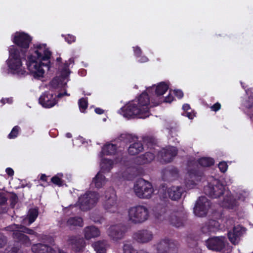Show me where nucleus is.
Masks as SVG:
<instances>
[{"label":"nucleus","instance_id":"nucleus-63","mask_svg":"<svg viewBox=\"0 0 253 253\" xmlns=\"http://www.w3.org/2000/svg\"><path fill=\"white\" fill-rule=\"evenodd\" d=\"M46 178H47V176H46V175L44 174H42L40 179L42 181H46Z\"/></svg>","mask_w":253,"mask_h":253},{"label":"nucleus","instance_id":"nucleus-9","mask_svg":"<svg viewBox=\"0 0 253 253\" xmlns=\"http://www.w3.org/2000/svg\"><path fill=\"white\" fill-rule=\"evenodd\" d=\"M68 62L69 63H65L64 67L61 71L60 76L55 77L50 82V86L53 89L64 87L66 85L67 82H65V80L68 77L70 73L69 70V64H74V58L69 59Z\"/></svg>","mask_w":253,"mask_h":253},{"label":"nucleus","instance_id":"nucleus-22","mask_svg":"<svg viewBox=\"0 0 253 253\" xmlns=\"http://www.w3.org/2000/svg\"><path fill=\"white\" fill-rule=\"evenodd\" d=\"M67 242L68 244L77 252L82 250L85 245L84 240L79 236H70Z\"/></svg>","mask_w":253,"mask_h":253},{"label":"nucleus","instance_id":"nucleus-56","mask_svg":"<svg viewBox=\"0 0 253 253\" xmlns=\"http://www.w3.org/2000/svg\"><path fill=\"white\" fill-rule=\"evenodd\" d=\"M173 96L170 94L167 96L164 100V102L170 103L173 100Z\"/></svg>","mask_w":253,"mask_h":253},{"label":"nucleus","instance_id":"nucleus-54","mask_svg":"<svg viewBox=\"0 0 253 253\" xmlns=\"http://www.w3.org/2000/svg\"><path fill=\"white\" fill-rule=\"evenodd\" d=\"M91 219L92 221H93L95 223H101L103 220V218L102 217H99L97 218H94L93 216H91Z\"/></svg>","mask_w":253,"mask_h":253},{"label":"nucleus","instance_id":"nucleus-49","mask_svg":"<svg viewBox=\"0 0 253 253\" xmlns=\"http://www.w3.org/2000/svg\"><path fill=\"white\" fill-rule=\"evenodd\" d=\"M183 116L188 117L189 119H193L195 116V113L192 112H186L182 114Z\"/></svg>","mask_w":253,"mask_h":253},{"label":"nucleus","instance_id":"nucleus-36","mask_svg":"<svg viewBox=\"0 0 253 253\" xmlns=\"http://www.w3.org/2000/svg\"><path fill=\"white\" fill-rule=\"evenodd\" d=\"M244 105L245 107V113L253 122V98L249 97Z\"/></svg>","mask_w":253,"mask_h":253},{"label":"nucleus","instance_id":"nucleus-40","mask_svg":"<svg viewBox=\"0 0 253 253\" xmlns=\"http://www.w3.org/2000/svg\"><path fill=\"white\" fill-rule=\"evenodd\" d=\"M20 131V127L16 126L13 127L11 132L8 135L9 139H14L17 137L19 131Z\"/></svg>","mask_w":253,"mask_h":253},{"label":"nucleus","instance_id":"nucleus-45","mask_svg":"<svg viewBox=\"0 0 253 253\" xmlns=\"http://www.w3.org/2000/svg\"><path fill=\"white\" fill-rule=\"evenodd\" d=\"M131 138V137L130 134L123 133L121 134L119 139L121 141H124L125 143H127Z\"/></svg>","mask_w":253,"mask_h":253},{"label":"nucleus","instance_id":"nucleus-15","mask_svg":"<svg viewBox=\"0 0 253 253\" xmlns=\"http://www.w3.org/2000/svg\"><path fill=\"white\" fill-rule=\"evenodd\" d=\"M13 42L21 49H18L19 51L22 50L26 53V50L29 48L32 38L27 34L24 32H16L12 39Z\"/></svg>","mask_w":253,"mask_h":253},{"label":"nucleus","instance_id":"nucleus-34","mask_svg":"<svg viewBox=\"0 0 253 253\" xmlns=\"http://www.w3.org/2000/svg\"><path fill=\"white\" fill-rule=\"evenodd\" d=\"M13 233V237L17 239L19 241L21 242L22 244L25 245L27 246H28L31 245V243L30 240L28 238V237L24 234H23L20 231H12Z\"/></svg>","mask_w":253,"mask_h":253},{"label":"nucleus","instance_id":"nucleus-38","mask_svg":"<svg viewBox=\"0 0 253 253\" xmlns=\"http://www.w3.org/2000/svg\"><path fill=\"white\" fill-rule=\"evenodd\" d=\"M117 146L115 144L107 143L102 148V152L108 155H114L117 151Z\"/></svg>","mask_w":253,"mask_h":253},{"label":"nucleus","instance_id":"nucleus-7","mask_svg":"<svg viewBox=\"0 0 253 253\" xmlns=\"http://www.w3.org/2000/svg\"><path fill=\"white\" fill-rule=\"evenodd\" d=\"M43 62L40 61L35 58L34 55H30L28 57L26 62L27 69L30 73L36 79H39L43 77L44 70L42 65Z\"/></svg>","mask_w":253,"mask_h":253},{"label":"nucleus","instance_id":"nucleus-64","mask_svg":"<svg viewBox=\"0 0 253 253\" xmlns=\"http://www.w3.org/2000/svg\"><path fill=\"white\" fill-rule=\"evenodd\" d=\"M18 249L16 247H14L11 249V253H16L18 251Z\"/></svg>","mask_w":253,"mask_h":253},{"label":"nucleus","instance_id":"nucleus-16","mask_svg":"<svg viewBox=\"0 0 253 253\" xmlns=\"http://www.w3.org/2000/svg\"><path fill=\"white\" fill-rule=\"evenodd\" d=\"M227 243L225 236H215L209 238L206 241V246L211 250L220 252L223 250Z\"/></svg>","mask_w":253,"mask_h":253},{"label":"nucleus","instance_id":"nucleus-10","mask_svg":"<svg viewBox=\"0 0 253 253\" xmlns=\"http://www.w3.org/2000/svg\"><path fill=\"white\" fill-rule=\"evenodd\" d=\"M102 206L107 211L114 213L118 210L117 196L113 189L106 191L104 196Z\"/></svg>","mask_w":253,"mask_h":253},{"label":"nucleus","instance_id":"nucleus-50","mask_svg":"<svg viewBox=\"0 0 253 253\" xmlns=\"http://www.w3.org/2000/svg\"><path fill=\"white\" fill-rule=\"evenodd\" d=\"M220 107H221V105H220V103L217 102V103H215L213 105L211 106V108L212 111L216 112L220 109Z\"/></svg>","mask_w":253,"mask_h":253},{"label":"nucleus","instance_id":"nucleus-43","mask_svg":"<svg viewBox=\"0 0 253 253\" xmlns=\"http://www.w3.org/2000/svg\"><path fill=\"white\" fill-rule=\"evenodd\" d=\"M201 231L204 234H209L212 233L209 222L207 223H206L204 226H202Z\"/></svg>","mask_w":253,"mask_h":253},{"label":"nucleus","instance_id":"nucleus-2","mask_svg":"<svg viewBox=\"0 0 253 253\" xmlns=\"http://www.w3.org/2000/svg\"><path fill=\"white\" fill-rule=\"evenodd\" d=\"M24 50L19 51L18 47L11 45L9 48V58L7 64L10 72L19 76H25L27 72L22 67V60L25 59Z\"/></svg>","mask_w":253,"mask_h":253},{"label":"nucleus","instance_id":"nucleus-6","mask_svg":"<svg viewBox=\"0 0 253 253\" xmlns=\"http://www.w3.org/2000/svg\"><path fill=\"white\" fill-rule=\"evenodd\" d=\"M30 55H34L35 58L40 61H42V65L45 66L47 70L50 68V58L51 52L47 47L45 44H37L34 45L32 52Z\"/></svg>","mask_w":253,"mask_h":253},{"label":"nucleus","instance_id":"nucleus-5","mask_svg":"<svg viewBox=\"0 0 253 253\" xmlns=\"http://www.w3.org/2000/svg\"><path fill=\"white\" fill-rule=\"evenodd\" d=\"M133 191L137 197L143 199H149L154 194L152 184L143 179H139L136 182L133 186Z\"/></svg>","mask_w":253,"mask_h":253},{"label":"nucleus","instance_id":"nucleus-60","mask_svg":"<svg viewBox=\"0 0 253 253\" xmlns=\"http://www.w3.org/2000/svg\"><path fill=\"white\" fill-rule=\"evenodd\" d=\"M182 109L185 112H188L190 110V105L188 104H185L183 105Z\"/></svg>","mask_w":253,"mask_h":253},{"label":"nucleus","instance_id":"nucleus-61","mask_svg":"<svg viewBox=\"0 0 253 253\" xmlns=\"http://www.w3.org/2000/svg\"><path fill=\"white\" fill-rule=\"evenodd\" d=\"M95 112L98 114H102L104 113V111L99 108H96L95 109Z\"/></svg>","mask_w":253,"mask_h":253},{"label":"nucleus","instance_id":"nucleus-44","mask_svg":"<svg viewBox=\"0 0 253 253\" xmlns=\"http://www.w3.org/2000/svg\"><path fill=\"white\" fill-rule=\"evenodd\" d=\"M51 181L55 184L58 186H62L63 184V181L58 175L53 176L51 179Z\"/></svg>","mask_w":253,"mask_h":253},{"label":"nucleus","instance_id":"nucleus-28","mask_svg":"<svg viewBox=\"0 0 253 253\" xmlns=\"http://www.w3.org/2000/svg\"><path fill=\"white\" fill-rule=\"evenodd\" d=\"M155 158L153 152H147L144 154L139 156L135 159V163L141 165L151 162Z\"/></svg>","mask_w":253,"mask_h":253},{"label":"nucleus","instance_id":"nucleus-29","mask_svg":"<svg viewBox=\"0 0 253 253\" xmlns=\"http://www.w3.org/2000/svg\"><path fill=\"white\" fill-rule=\"evenodd\" d=\"M107 179L102 172H98L96 176L93 178L92 184H94L96 188L99 189L104 186L106 183Z\"/></svg>","mask_w":253,"mask_h":253},{"label":"nucleus","instance_id":"nucleus-53","mask_svg":"<svg viewBox=\"0 0 253 253\" xmlns=\"http://www.w3.org/2000/svg\"><path fill=\"white\" fill-rule=\"evenodd\" d=\"M174 93L178 98H181L183 96V92L180 90H174Z\"/></svg>","mask_w":253,"mask_h":253},{"label":"nucleus","instance_id":"nucleus-55","mask_svg":"<svg viewBox=\"0 0 253 253\" xmlns=\"http://www.w3.org/2000/svg\"><path fill=\"white\" fill-rule=\"evenodd\" d=\"M7 201V199L4 196H0V204L1 207L5 204Z\"/></svg>","mask_w":253,"mask_h":253},{"label":"nucleus","instance_id":"nucleus-23","mask_svg":"<svg viewBox=\"0 0 253 253\" xmlns=\"http://www.w3.org/2000/svg\"><path fill=\"white\" fill-rule=\"evenodd\" d=\"M31 250L33 253H56L52 247L41 243L34 244Z\"/></svg>","mask_w":253,"mask_h":253},{"label":"nucleus","instance_id":"nucleus-39","mask_svg":"<svg viewBox=\"0 0 253 253\" xmlns=\"http://www.w3.org/2000/svg\"><path fill=\"white\" fill-rule=\"evenodd\" d=\"M198 163L202 167H208L213 165L214 160L211 158L204 157L200 159Z\"/></svg>","mask_w":253,"mask_h":253},{"label":"nucleus","instance_id":"nucleus-11","mask_svg":"<svg viewBox=\"0 0 253 253\" xmlns=\"http://www.w3.org/2000/svg\"><path fill=\"white\" fill-rule=\"evenodd\" d=\"M204 193L212 198H217L222 195L225 191V186L217 179H214L205 186Z\"/></svg>","mask_w":253,"mask_h":253},{"label":"nucleus","instance_id":"nucleus-42","mask_svg":"<svg viewBox=\"0 0 253 253\" xmlns=\"http://www.w3.org/2000/svg\"><path fill=\"white\" fill-rule=\"evenodd\" d=\"M209 223L212 232H214L219 229L220 224L217 221L214 220H210Z\"/></svg>","mask_w":253,"mask_h":253},{"label":"nucleus","instance_id":"nucleus-48","mask_svg":"<svg viewBox=\"0 0 253 253\" xmlns=\"http://www.w3.org/2000/svg\"><path fill=\"white\" fill-rule=\"evenodd\" d=\"M6 243V239L3 235L0 234V248H2Z\"/></svg>","mask_w":253,"mask_h":253},{"label":"nucleus","instance_id":"nucleus-27","mask_svg":"<svg viewBox=\"0 0 253 253\" xmlns=\"http://www.w3.org/2000/svg\"><path fill=\"white\" fill-rule=\"evenodd\" d=\"M5 229L8 231H20L22 233H25L30 235H35L36 236L38 235L34 230L21 225L12 224L6 227Z\"/></svg>","mask_w":253,"mask_h":253},{"label":"nucleus","instance_id":"nucleus-17","mask_svg":"<svg viewBox=\"0 0 253 253\" xmlns=\"http://www.w3.org/2000/svg\"><path fill=\"white\" fill-rule=\"evenodd\" d=\"M210 207V202L205 196L199 197L194 208V213L199 217L205 216Z\"/></svg>","mask_w":253,"mask_h":253},{"label":"nucleus","instance_id":"nucleus-20","mask_svg":"<svg viewBox=\"0 0 253 253\" xmlns=\"http://www.w3.org/2000/svg\"><path fill=\"white\" fill-rule=\"evenodd\" d=\"M245 232V229L240 225L235 226L233 229L228 233V236L230 241L233 244H237L240 237Z\"/></svg>","mask_w":253,"mask_h":253},{"label":"nucleus","instance_id":"nucleus-8","mask_svg":"<svg viewBox=\"0 0 253 253\" xmlns=\"http://www.w3.org/2000/svg\"><path fill=\"white\" fill-rule=\"evenodd\" d=\"M99 199L98 193L88 191L79 198L80 209L83 211H87L92 208Z\"/></svg>","mask_w":253,"mask_h":253},{"label":"nucleus","instance_id":"nucleus-46","mask_svg":"<svg viewBox=\"0 0 253 253\" xmlns=\"http://www.w3.org/2000/svg\"><path fill=\"white\" fill-rule=\"evenodd\" d=\"M62 37H64V39L65 41L71 44L72 42H74L76 41V37L72 35L68 34L67 36H63Z\"/></svg>","mask_w":253,"mask_h":253},{"label":"nucleus","instance_id":"nucleus-21","mask_svg":"<svg viewBox=\"0 0 253 253\" xmlns=\"http://www.w3.org/2000/svg\"><path fill=\"white\" fill-rule=\"evenodd\" d=\"M177 150L174 147H169L167 149H163L159 153L161 157L162 161L165 163L170 162L174 157L177 154Z\"/></svg>","mask_w":253,"mask_h":253},{"label":"nucleus","instance_id":"nucleus-25","mask_svg":"<svg viewBox=\"0 0 253 253\" xmlns=\"http://www.w3.org/2000/svg\"><path fill=\"white\" fill-rule=\"evenodd\" d=\"M169 197L172 200L179 199L184 192V189L180 186H172L168 189Z\"/></svg>","mask_w":253,"mask_h":253},{"label":"nucleus","instance_id":"nucleus-30","mask_svg":"<svg viewBox=\"0 0 253 253\" xmlns=\"http://www.w3.org/2000/svg\"><path fill=\"white\" fill-rule=\"evenodd\" d=\"M121 158H117L115 160V162L107 159H103L100 165L101 169L104 171H109L115 164L121 162Z\"/></svg>","mask_w":253,"mask_h":253},{"label":"nucleus","instance_id":"nucleus-12","mask_svg":"<svg viewBox=\"0 0 253 253\" xmlns=\"http://www.w3.org/2000/svg\"><path fill=\"white\" fill-rule=\"evenodd\" d=\"M64 95H70L65 91L64 93H60L57 95L52 92L45 91L39 99V103L44 108H50L54 106L57 103V97L61 98Z\"/></svg>","mask_w":253,"mask_h":253},{"label":"nucleus","instance_id":"nucleus-59","mask_svg":"<svg viewBox=\"0 0 253 253\" xmlns=\"http://www.w3.org/2000/svg\"><path fill=\"white\" fill-rule=\"evenodd\" d=\"M5 101H6L7 103L10 104L12 102V98H8L5 99L2 98L0 100V102L2 103L3 104H4L5 103Z\"/></svg>","mask_w":253,"mask_h":253},{"label":"nucleus","instance_id":"nucleus-26","mask_svg":"<svg viewBox=\"0 0 253 253\" xmlns=\"http://www.w3.org/2000/svg\"><path fill=\"white\" fill-rule=\"evenodd\" d=\"M84 238L86 240L98 237L100 235V232L98 228L94 226L85 227L83 231Z\"/></svg>","mask_w":253,"mask_h":253},{"label":"nucleus","instance_id":"nucleus-35","mask_svg":"<svg viewBox=\"0 0 253 253\" xmlns=\"http://www.w3.org/2000/svg\"><path fill=\"white\" fill-rule=\"evenodd\" d=\"M38 214L39 212L37 209H30L27 214V217L24 219L23 223L27 224V221L28 220V223L27 224L29 225H30L35 221Z\"/></svg>","mask_w":253,"mask_h":253},{"label":"nucleus","instance_id":"nucleus-33","mask_svg":"<svg viewBox=\"0 0 253 253\" xmlns=\"http://www.w3.org/2000/svg\"><path fill=\"white\" fill-rule=\"evenodd\" d=\"M163 174L166 179L172 180L178 176V170L175 168H168L163 171Z\"/></svg>","mask_w":253,"mask_h":253},{"label":"nucleus","instance_id":"nucleus-37","mask_svg":"<svg viewBox=\"0 0 253 253\" xmlns=\"http://www.w3.org/2000/svg\"><path fill=\"white\" fill-rule=\"evenodd\" d=\"M66 225L70 228H72L75 226H83V221L82 218L79 217H71L66 222Z\"/></svg>","mask_w":253,"mask_h":253},{"label":"nucleus","instance_id":"nucleus-24","mask_svg":"<svg viewBox=\"0 0 253 253\" xmlns=\"http://www.w3.org/2000/svg\"><path fill=\"white\" fill-rule=\"evenodd\" d=\"M221 206L229 209L235 210L238 206V203L231 194L227 192L226 197L221 203Z\"/></svg>","mask_w":253,"mask_h":253},{"label":"nucleus","instance_id":"nucleus-18","mask_svg":"<svg viewBox=\"0 0 253 253\" xmlns=\"http://www.w3.org/2000/svg\"><path fill=\"white\" fill-rule=\"evenodd\" d=\"M126 231V228L122 224L111 226L107 231L108 236L113 240L117 241L122 239Z\"/></svg>","mask_w":253,"mask_h":253},{"label":"nucleus","instance_id":"nucleus-19","mask_svg":"<svg viewBox=\"0 0 253 253\" xmlns=\"http://www.w3.org/2000/svg\"><path fill=\"white\" fill-rule=\"evenodd\" d=\"M154 238L152 231L147 229L140 230L133 235L134 240L139 243L146 244L151 241Z\"/></svg>","mask_w":253,"mask_h":253},{"label":"nucleus","instance_id":"nucleus-62","mask_svg":"<svg viewBox=\"0 0 253 253\" xmlns=\"http://www.w3.org/2000/svg\"><path fill=\"white\" fill-rule=\"evenodd\" d=\"M145 141H150V144L148 145V147H150V149H151V147H153V140H152V139L151 138H147V139H145Z\"/></svg>","mask_w":253,"mask_h":253},{"label":"nucleus","instance_id":"nucleus-14","mask_svg":"<svg viewBox=\"0 0 253 253\" xmlns=\"http://www.w3.org/2000/svg\"><path fill=\"white\" fill-rule=\"evenodd\" d=\"M203 172L195 169H189L184 178V185L187 190L194 188L197 182L201 180Z\"/></svg>","mask_w":253,"mask_h":253},{"label":"nucleus","instance_id":"nucleus-31","mask_svg":"<svg viewBox=\"0 0 253 253\" xmlns=\"http://www.w3.org/2000/svg\"><path fill=\"white\" fill-rule=\"evenodd\" d=\"M143 146L141 142H136L130 144L128 148V153L130 155L138 154L143 150Z\"/></svg>","mask_w":253,"mask_h":253},{"label":"nucleus","instance_id":"nucleus-51","mask_svg":"<svg viewBox=\"0 0 253 253\" xmlns=\"http://www.w3.org/2000/svg\"><path fill=\"white\" fill-rule=\"evenodd\" d=\"M133 50L134 52V54L135 56H136L137 57H139V56L141 54L142 51L140 48L138 46H136L133 47Z\"/></svg>","mask_w":253,"mask_h":253},{"label":"nucleus","instance_id":"nucleus-32","mask_svg":"<svg viewBox=\"0 0 253 253\" xmlns=\"http://www.w3.org/2000/svg\"><path fill=\"white\" fill-rule=\"evenodd\" d=\"M107 242L106 240L98 241L92 244L96 253H106Z\"/></svg>","mask_w":253,"mask_h":253},{"label":"nucleus","instance_id":"nucleus-57","mask_svg":"<svg viewBox=\"0 0 253 253\" xmlns=\"http://www.w3.org/2000/svg\"><path fill=\"white\" fill-rule=\"evenodd\" d=\"M138 57H139L140 58L138 60V61L140 63L146 62L148 60V58L145 56H142L141 57L139 56Z\"/></svg>","mask_w":253,"mask_h":253},{"label":"nucleus","instance_id":"nucleus-41","mask_svg":"<svg viewBox=\"0 0 253 253\" xmlns=\"http://www.w3.org/2000/svg\"><path fill=\"white\" fill-rule=\"evenodd\" d=\"M78 103L80 111L82 112H84L87 107V100L85 98H82L79 100Z\"/></svg>","mask_w":253,"mask_h":253},{"label":"nucleus","instance_id":"nucleus-52","mask_svg":"<svg viewBox=\"0 0 253 253\" xmlns=\"http://www.w3.org/2000/svg\"><path fill=\"white\" fill-rule=\"evenodd\" d=\"M248 196V193L244 192V193L239 194V195H238V198L241 201H244Z\"/></svg>","mask_w":253,"mask_h":253},{"label":"nucleus","instance_id":"nucleus-13","mask_svg":"<svg viewBox=\"0 0 253 253\" xmlns=\"http://www.w3.org/2000/svg\"><path fill=\"white\" fill-rule=\"evenodd\" d=\"M157 253H177L178 243L168 238L160 240L156 245Z\"/></svg>","mask_w":253,"mask_h":253},{"label":"nucleus","instance_id":"nucleus-3","mask_svg":"<svg viewBox=\"0 0 253 253\" xmlns=\"http://www.w3.org/2000/svg\"><path fill=\"white\" fill-rule=\"evenodd\" d=\"M154 212L155 217L160 220H168L170 224L176 227H179L183 225L182 220L178 216V213H172L168 210L165 202L157 204L154 208Z\"/></svg>","mask_w":253,"mask_h":253},{"label":"nucleus","instance_id":"nucleus-58","mask_svg":"<svg viewBox=\"0 0 253 253\" xmlns=\"http://www.w3.org/2000/svg\"><path fill=\"white\" fill-rule=\"evenodd\" d=\"M5 171L9 176H12L14 174V171L10 168H7L5 170Z\"/></svg>","mask_w":253,"mask_h":253},{"label":"nucleus","instance_id":"nucleus-1","mask_svg":"<svg viewBox=\"0 0 253 253\" xmlns=\"http://www.w3.org/2000/svg\"><path fill=\"white\" fill-rule=\"evenodd\" d=\"M169 85L165 82H161L157 86L153 85L147 88L146 91L143 92L137 99L129 102L125 107L122 108L118 112L124 117L127 118L137 117L145 119L149 116L150 107L157 106L162 101L151 105L150 98L148 93L151 96L157 97L163 95L168 89Z\"/></svg>","mask_w":253,"mask_h":253},{"label":"nucleus","instance_id":"nucleus-4","mask_svg":"<svg viewBox=\"0 0 253 253\" xmlns=\"http://www.w3.org/2000/svg\"><path fill=\"white\" fill-rule=\"evenodd\" d=\"M127 213L128 221L135 224L144 222L148 219L150 216L148 208L141 205L129 208Z\"/></svg>","mask_w":253,"mask_h":253},{"label":"nucleus","instance_id":"nucleus-47","mask_svg":"<svg viewBox=\"0 0 253 253\" xmlns=\"http://www.w3.org/2000/svg\"><path fill=\"white\" fill-rule=\"evenodd\" d=\"M218 168L221 172H225L228 169V165L226 162H221L218 164Z\"/></svg>","mask_w":253,"mask_h":253}]
</instances>
